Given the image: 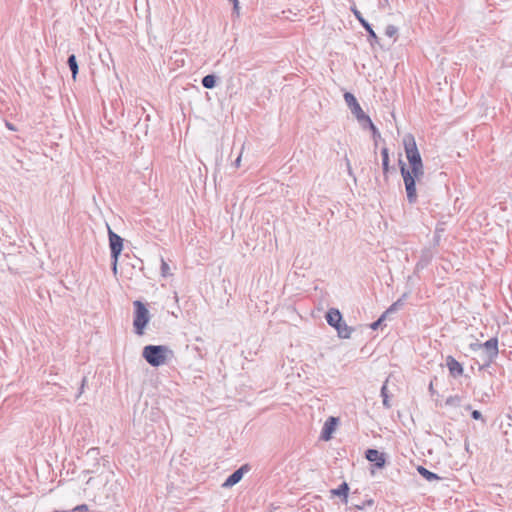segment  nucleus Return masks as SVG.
<instances>
[{
    "instance_id": "09e8293b",
    "label": "nucleus",
    "mask_w": 512,
    "mask_h": 512,
    "mask_svg": "<svg viewBox=\"0 0 512 512\" xmlns=\"http://www.w3.org/2000/svg\"><path fill=\"white\" fill-rule=\"evenodd\" d=\"M195 340H196V341H200V340H201V338H200V337H196V338H195Z\"/></svg>"
},
{
    "instance_id": "5701e85b",
    "label": "nucleus",
    "mask_w": 512,
    "mask_h": 512,
    "mask_svg": "<svg viewBox=\"0 0 512 512\" xmlns=\"http://www.w3.org/2000/svg\"><path fill=\"white\" fill-rule=\"evenodd\" d=\"M461 401H462V397L461 396H459V395H452V396H449L445 400V405L451 406V407H458V406H460Z\"/></svg>"
},
{
    "instance_id": "7ed1b4c3",
    "label": "nucleus",
    "mask_w": 512,
    "mask_h": 512,
    "mask_svg": "<svg viewBox=\"0 0 512 512\" xmlns=\"http://www.w3.org/2000/svg\"><path fill=\"white\" fill-rule=\"evenodd\" d=\"M398 166L404 181L407 201L409 202V204H415L418 199L415 181L413 179L412 173H410V168L402 160L401 155H399L398 158Z\"/></svg>"
},
{
    "instance_id": "de8ad7c7",
    "label": "nucleus",
    "mask_w": 512,
    "mask_h": 512,
    "mask_svg": "<svg viewBox=\"0 0 512 512\" xmlns=\"http://www.w3.org/2000/svg\"><path fill=\"white\" fill-rule=\"evenodd\" d=\"M91 481H92V478H89V479L87 480V484H90V482H91Z\"/></svg>"
},
{
    "instance_id": "f3484780",
    "label": "nucleus",
    "mask_w": 512,
    "mask_h": 512,
    "mask_svg": "<svg viewBox=\"0 0 512 512\" xmlns=\"http://www.w3.org/2000/svg\"><path fill=\"white\" fill-rule=\"evenodd\" d=\"M99 454L100 452L98 448H90L87 451L86 456L91 457L94 460V463L90 468L84 470L85 473H95L97 471L99 466Z\"/></svg>"
},
{
    "instance_id": "f03ea898",
    "label": "nucleus",
    "mask_w": 512,
    "mask_h": 512,
    "mask_svg": "<svg viewBox=\"0 0 512 512\" xmlns=\"http://www.w3.org/2000/svg\"><path fill=\"white\" fill-rule=\"evenodd\" d=\"M169 356H173V351L165 345H147L142 351V357L153 367L165 364Z\"/></svg>"
},
{
    "instance_id": "393cba45",
    "label": "nucleus",
    "mask_w": 512,
    "mask_h": 512,
    "mask_svg": "<svg viewBox=\"0 0 512 512\" xmlns=\"http://www.w3.org/2000/svg\"><path fill=\"white\" fill-rule=\"evenodd\" d=\"M381 396L383 398V406L387 409L391 407L390 401H389V395H388V389L386 382L383 384L381 388Z\"/></svg>"
},
{
    "instance_id": "c9c22d12",
    "label": "nucleus",
    "mask_w": 512,
    "mask_h": 512,
    "mask_svg": "<svg viewBox=\"0 0 512 512\" xmlns=\"http://www.w3.org/2000/svg\"><path fill=\"white\" fill-rule=\"evenodd\" d=\"M354 497H351V506L357 508V509H363L364 508V505L365 503H362V504H358V501H355L354 503Z\"/></svg>"
},
{
    "instance_id": "20e7f679",
    "label": "nucleus",
    "mask_w": 512,
    "mask_h": 512,
    "mask_svg": "<svg viewBox=\"0 0 512 512\" xmlns=\"http://www.w3.org/2000/svg\"><path fill=\"white\" fill-rule=\"evenodd\" d=\"M108 228V241L110 249V258L120 257L123 251L124 239L114 232L109 226Z\"/></svg>"
},
{
    "instance_id": "aec40b11",
    "label": "nucleus",
    "mask_w": 512,
    "mask_h": 512,
    "mask_svg": "<svg viewBox=\"0 0 512 512\" xmlns=\"http://www.w3.org/2000/svg\"><path fill=\"white\" fill-rule=\"evenodd\" d=\"M67 65L72 73V78L75 80L79 72L77 58L74 54H70L67 59Z\"/></svg>"
},
{
    "instance_id": "2f4dec72",
    "label": "nucleus",
    "mask_w": 512,
    "mask_h": 512,
    "mask_svg": "<svg viewBox=\"0 0 512 512\" xmlns=\"http://www.w3.org/2000/svg\"><path fill=\"white\" fill-rule=\"evenodd\" d=\"M356 119L360 124H362L365 121H368L369 116L365 114V112L362 110L359 114L355 115Z\"/></svg>"
},
{
    "instance_id": "dca6fc26",
    "label": "nucleus",
    "mask_w": 512,
    "mask_h": 512,
    "mask_svg": "<svg viewBox=\"0 0 512 512\" xmlns=\"http://www.w3.org/2000/svg\"><path fill=\"white\" fill-rule=\"evenodd\" d=\"M348 493H349V485L346 482H342L338 486V488L331 490V494L333 496L342 497V502L344 504H348L349 503Z\"/></svg>"
},
{
    "instance_id": "49530a36",
    "label": "nucleus",
    "mask_w": 512,
    "mask_h": 512,
    "mask_svg": "<svg viewBox=\"0 0 512 512\" xmlns=\"http://www.w3.org/2000/svg\"><path fill=\"white\" fill-rule=\"evenodd\" d=\"M465 448H466V450H468V448H469V445L467 442L465 443Z\"/></svg>"
},
{
    "instance_id": "c85d7f7f",
    "label": "nucleus",
    "mask_w": 512,
    "mask_h": 512,
    "mask_svg": "<svg viewBox=\"0 0 512 512\" xmlns=\"http://www.w3.org/2000/svg\"><path fill=\"white\" fill-rule=\"evenodd\" d=\"M161 274L163 277L170 275V267L163 259H161Z\"/></svg>"
},
{
    "instance_id": "bb28decb",
    "label": "nucleus",
    "mask_w": 512,
    "mask_h": 512,
    "mask_svg": "<svg viewBox=\"0 0 512 512\" xmlns=\"http://www.w3.org/2000/svg\"><path fill=\"white\" fill-rule=\"evenodd\" d=\"M150 322H133L134 324V328H135V333L139 336L143 335L144 334V330L145 328L148 326Z\"/></svg>"
},
{
    "instance_id": "79ce46f5",
    "label": "nucleus",
    "mask_w": 512,
    "mask_h": 512,
    "mask_svg": "<svg viewBox=\"0 0 512 512\" xmlns=\"http://www.w3.org/2000/svg\"><path fill=\"white\" fill-rule=\"evenodd\" d=\"M364 503H365V504H368V505H370V506H371V505H373V500H372V499H370V500H367V501H366V502H364Z\"/></svg>"
},
{
    "instance_id": "4be33fe9",
    "label": "nucleus",
    "mask_w": 512,
    "mask_h": 512,
    "mask_svg": "<svg viewBox=\"0 0 512 512\" xmlns=\"http://www.w3.org/2000/svg\"><path fill=\"white\" fill-rule=\"evenodd\" d=\"M431 259H432V255H431L430 251H428V250L424 251L422 253V255L420 256V259L417 263V268H424L425 266H427L430 263Z\"/></svg>"
},
{
    "instance_id": "e433bc0d",
    "label": "nucleus",
    "mask_w": 512,
    "mask_h": 512,
    "mask_svg": "<svg viewBox=\"0 0 512 512\" xmlns=\"http://www.w3.org/2000/svg\"><path fill=\"white\" fill-rule=\"evenodd\" d=\"M233 4V11L237 12L239 11V1L238 0H228Z\"/></svg>"
},
{
    "instance_id": "39448f33",
    "label": "nucleus",
    "mask_w": 512,
    "mask_h": 512,
    "mask_svg": "<svg viewBox=\"0 0 512 512\" xmlns=\"http://www.w3.org/2000/svg\"><path fill=\"white\" fill-rule=\"evenodd\" d=\"M134 307V319L133 320H150V318L155 317L154 313L151 311L155 310L154 306L146 305L140 300H135L133 302Z\"/></svg>"
},
{
    "instance_id": "ddd939ff",
    "label": "nucleus",
    "mask_w": 512,
    "mask_h": 512,
    "mask_svg": "<svg viewBox=\"0 0 512 512\" xmlns=\"http://www.w3.org/2000/svg\"><path fill=\"white\" fill-rule=\"evenodd\" d=\"M381 157H382V171L385 181L388 180L389 173L391 171H395V167L390 166V158H389V149L384 146L381 149Z\"/></svg>"
},
{
    "instance_id": "a878e982",
    "label": "nucleus",
    "mask_w": 512,
    "mask_h": 512,
    "mask_svg": "<svg viewBox=\"0 0 512 512\" xmlns=\"http://www.w3.org/2000/svg\"><path fill=\"white\" fill-rule=\"evenodd\" d=\"M326 310H324L322 307H315L311 310V317L314 320H320L321 318H324V313Z\"/></svg>"
},
{
    "instance_id": "a18cd8bd",
    "label": "nucleus",
    "mask_w": 512,
    "mask_h": 512,
    "mask_svg": "<svg viewBox=\"0 0 512 512\" xmlns=\"http://www.w3.org/2000/svg\"><path fill=\"white\" fill-rule=\"evenodd\" d=\"M172 315L175 317V318H178V315L175 314V312H172Z\"/></svg>"
},
{
    "instance_id": "cd10ccee",
    "label": "nucleus",
    "mask_w": 512,
    "mask_h": 512,
    "mask_svg": "<svg viewBox=\"0 0 512 512\" xmlns=\"http://www.w3.org/2000/svg\"><path fill=\"white\" fill-rule=\"evenodd\" d=\"M398 33V28L394 25H388L385 29V35L390 38H395Z\"/></svg>"
},
{
    "instance_id": "423d86ee",
    "label": "nucleus",
    "mask_w": 512,
    "mask_h": 512,
    "mask_svg": "<svg viewBox=\"0 0 512 512\" xmlns=\"http://www.w3.org/2000/svg\"><path fill=\"white\" fill-rule=\"evenodd\" d=\"M352 12L355 16V18L359 21L361 26L365 29V31L368 34V41L370 42L371 46H374L375 44H379V37L373 30L372 25L363 17L362 13L357 10L356 8H352Z\"/></svg>"
},
{
    "instance_id": "7c9ffc66",
    "label": "nucleus",
    "mask_w": 512,
    "mask_h": 512,
    "mask_svg": "<svg viewBox=\"0 0 512 512\" xmlns=\"http://www.w3.org/2000/svg\"><path fill=\"white\" fill-rule=\"evenodd\" d=\"M119 258L120 257L110 258L111 259V270H112V272H113V274L115 276L117 275V272H118V261H119Z\"/></svg>"
},
{
    "instance_id": "6ab92c4d",
    "label": "nucleus",
    "mask_w": 512,
    "mask_h": 512,
    "mask_svg": "<svg viewBox=\"0 0 512 512\" xmlns=\"http://www.w3.org/2000/svg\"><path fill=\"white\" fill-rule=\"evenodd\" d=\"M417 471L423 478H425L429 482L441 479V477L438 476L436 473L429 471L423 466H418Z\"/></svg>"
},
{
    "instance_id": "4c0bfd02",
    "label": "nucleus",
    "mask_w": 512,
    "mask_h": 512,
    "mask_svg": "<svg viewBox=\"0 0 512 512\" xmlns=\"http://www.w3.org/2000/svg\"><path fill=\"white\" fill-rule=\"evenodd\" d=\"M76 511H87L88 510V506L86 504H81V505H78L76 508H75Z\"/></svg>"
},
{
    "instance_id": "1a4fd4ad",
    "label": "nucleus",
    "mask_w": 512,
    "mask_h": 512,
    "mask_svg": "<svg viewBox=\"0 0 512 512\" xmlns=\"http://www.w3.org/2000/svg\"><path fill=\"white\" fill-rule=\"evenodd\" d=\"M485 349L488 362H491L498 355V339L496 337L490 338L483 345Z\"/></svg>"
},
{
    "instance_id": "37998d69",
    "label": "nucleus",
    "mask_w": 512,
    "mask_h": 512,
    "mask_svg": "<svg viewBox=\"0 0 512 512\" xmlns=\"http://www.w3.org/2000/svg\"><path fill=\"white\" fill-rule=\"evenodd\" d=\"M347 165H348V172L349 174H351V167H350V164H349V160L347 159Z\"/></svg>"
},
{
    "instance_id": "412c9836",
    "label": "nucleus",
    "mask_w": 512,
    "mask_h": 512,
    "mask_svg": "<svg viewBox=\"0 0 512 512\" xmlns=\"http://www.w3.org/2000/svg\"><path fill=\"white\" fill-rule=\"evenodd\" d=\"M325 320H343L342 313L337 308H330L324 313Z\"/></svg>"
},
{
    "instance_id": "f257e3e1",
    "label": "nucleus",
    "mask_w": 512,
    "mask_h": 512,
    "mask_svg": "<svg viewBox=\"0 0 512 512\" xmlns=\"http://www.w3.org/2000/svg\"><path fill=\"white\" fill-rule=\"evenodd\" d=\"M404 151L409 163L410 173L413 175L415 184L424 176V165L422 157L417 148L415 137L408 133L403 137Z\"/></svg>"
},
{
    "instance_id": "473e14b6",
    "label": "nucleus",
    "mask_w": 512,
    "mask_h": 512,
    "mask_svg": "<svg viewBox=\"0 0 512 512\" xmlns=\"http://www.w3.org/2000/svg\"><path fill=\"white\" fill-rule=\"evenodd\" d=\"M361 127L363 129H369V130H372L373 128H375L376 126L374 125V123L372 122L371 118L369 117L368 118V121H365L363 122L362 124H360Z\"/></svg>"
},
{
    "instance_id": "9d476101",
    "label": "nucleus",
    "mask_w": 512,
    "mask_h": 512,
    "mask_svg": "<svg viewBox=\"0 0 512 512\" xmlns=\"http://www.w3.org/2000/svg\"><path fill=\"white\" fill-rule=\"evenodd\" d=\"M338 419L335 417H329L322 428L321 439L328 441L331 439L333 432L335 431Z\"/></svg>"
},
{
    "instance_id": "f704fd0d",
    "label": "nucleus",
    "mask_w": 512,
    "mask_h": 512,
    "mask_svg": "<svg viewBox=\"0 0 512 512\" xmlns=\"http://www.w3.org/2000/svg\"><path fill=\"white\" fill-rule=\"evenodd\" d=\"M383 323L384 322H371L368 327L372 330H377L378 328L382 327Z\"/></svg>"
},
{
    "instance_id": "a19ab883",
    "label": "nucleus",
    "mask_w": 512,
    "mask_h": 512,
    "mask_svg": "<svg viewBox=\"0 0 512 512\" xmlns=\"http://www.w3.org/2000/svg\"><path fill=\"white\" fill-rule=\"evenodd\" d=\"M464 408L467 411H472V406L470 404L465 405Z\"/></svg>"
},
{
    "instance_id": "2eb2a0df",
    "label": "nucleus",
    "mask_w": 512,
    "mask_h": 512,
    "mask_svg": "<svg viewBox=\"0 0 512 512\" xmlns=\"http://www.w3.org/2000/svg\"><path fill=\"white\" fill-rule=\"evenodd\" d=\"M344 100L354 116L362 111L356 97L351 92L344 93Z\"/></svg>"
},
{
    "instance_id": "b1692460",
    "label": "nucleus",
    "mask_w": 512,
    "mask_h": 512,
    "mask_svg": "<svg viewBox=\"0 0 512 512\" xmlns=\"http://www.w3.org/2000/svg\"><path fill=\"white\" fill-rule=\"evenodd\" d=\"M371 131L372 139L374 141V153H376L378 143L379 141L385 142L384 139H382L381 134L377 127L373 128Z\"/></svg>"
},
{
    "instance_id": "72a5a7b5",
    "label": "nucleus",
    "mask_w": 512,
    "mask_h": 512,
    "mask_svg": "<svg viewBox=\"0 0 512 512\" xmlns=\"http://www.w3.org/2000/svg\"><path fill=\"white\" fill-rule=\"evenodd\" d=\"M86 383H87V377H86V376H84V377L82 378V380H81V386H80L79 393L77 394L76 398H79V397H80V395L83 393V391H84V387H85Z\"/></svg>"
},
{
    "instance_id": "9b49d317",
    "label": "nucleus",
    "mask_w": 512,
    "mask_h": 512,
    "mask_svg": "<svg viewBox=\"0 0 512 512\" xmlns=\"http://www.w3.org/2000/svg\"><path fill=\"white\" fill-rule=\"evenodd\" d=\"M330 326L335 328L337 334L342 339H348L351 336L354 328L347 325V322H327Z\"/></svg>"
},
{
    "instance_id": "f8f14e48",
    "label": "nucleus",
    "mask_w": 512,
    "mask_h": 512,
    "mask_svg": "<svg viewBox=\"0 0 512 512\" xmlns=\"http://www.w3.org/2000/svg\"><path fill=\"white\" fill-rule=\"evenodd\" d=\"M446 365L449 373L453 378L460 377L463 374V366L454 357L448 356L446 359Z\"/></svg>"
},
{
    "instance_id": "58836bf2",
    "label": "nucleus",
    "mask_w": 512,
    "mask_h": 512,
    "mask_svg": "<svg viewBox=\"0 0 512 512\" xmlns=\"http://www.w3.org/2000/svg\"><path fill=\"white\" fill-rule=\"evenodd\" d=\"M240 163H241V154L236 158V160L233 163V166L235 168H238V167H240Z\"/></svg>"
},
{
    "instance_id": "c03bdc74",
    "label": "nucleus",
    "mask_w": 512,
    "mask_h": 512,
    "mask_svg": "<svg viewBox=\"0 0 512 512\" xmlns=\"http://www.w3.org/2000/svg\"><path fill=\"white\" fill-rule=\"evenodd\" d=\"M429 390H430V391H433V385H432V383H430V385H429Z\"/></svg>"
},
{
    "instance_id": "a211bd4d",
    "label": "nucleus",
    "mask_w": 512,
    "mask_h": 512,
    "mask_svg": "<svg viewBox=\"0 0 512 512\" xmlns=\"http://www.w3.org/2000/svg\"><path fill=\"white\" fill-rule=\"evenodd\" d=\"M218 82L219 77L214 73L205 75L201 80L202 86L206 89L215 88Z\"/></svg>"
},
{
    "instance_id": "0eeeda50",
    "label": "nucleus",
    "mask_w": 512,
    "mask_h": 512,
    "mask_svg": "<svg viewBox=\"0 0 512 512\" xmlns=\"http://www.w3.org/2000/svg\"><path fill=\"white\" fill-rule=\"evenodd\" d=\"M366 459L373 463L374 466L378 469H382L386 465V455L383 452L378 451L377 449H367L365 451Z\"/></svg>"
},
{
    "instance_id": "c756f323",
    "label": "nucleus",
    "mask_w": 512,
    "mask_h": 512,
    "mask_svg": "<svg viewBox=\"0 0 512 512\" xmlns=\"http://www.w3.org/2000/svg\"><path fill=\"white\" fill-rule=\"evenodd\" d=\"M471 417L474 419V420H480L482 421L483 424L486 423V420L485 418L483 417L482 413L479 411V410H472L471 411Z\"/></svg>"
},
{
    "instance_id": "6e6552de",
    "label": "nucleus",
    "mask_w": 512,
    "mask_h": 512,
    "mask_svg": "<svg viewBox=\"0 0 512 512\" xmlns=\"http://www.w3.org/2000/svg\"><path fill=\"white\" fill-rule=\"evenodd\" d=\"M249 470L250 466L248 464L242 465L240 468L235 470L231 475L227 477L222 486L225 488H229L236 485L243 478L244 474Z\"/></svg>"
},
{
    "instance_id": "4468645a",
    "label": "nucleus",
    "mask_w": 512,
    "mask_h": 512,
    "mask_svg": "<svg viewBox=\"0 0 512 512\" xmlns=\"http://www.w3.org/2000/svg\"><path fill=\"white\" fill-rule=\"evenodd\" d=\"M408 295L403 294L396 302H394L384 313H382L377 320H386L388 314H392L397 310L403 309L406 305Z\"/></svg>"
},
{
    "instance_id": "ea45409f",
    "label": "nucleus",
    "mask_w": 512,
    "mask_h": 512,
    "mask_svg": "<svg viewBox=\"0 0 512 512\" xmlns=\"http://www.w3.org/2000/svg\"><path fill=\"white\" fill-rule=\"evenodd\" d=\"M6 127H7L9 130L17 131V128L14 126V124H12V123H10V122H6Z\"/></svg>"
}]
</instances>
